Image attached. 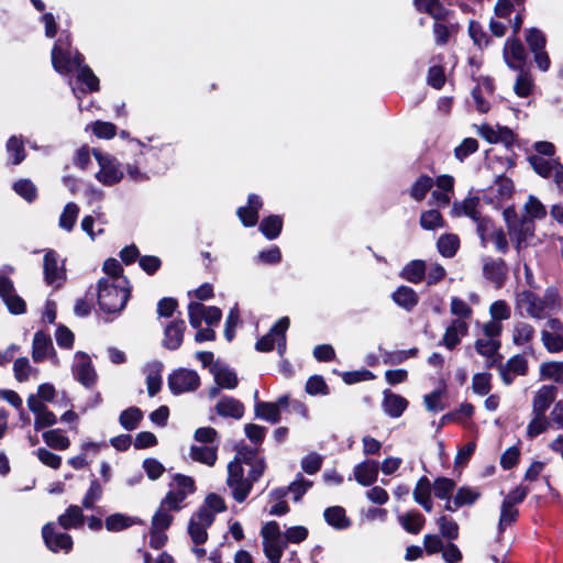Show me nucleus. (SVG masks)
<instances>
[{
  "label": "nucleus",
  "mask_w": 563,
  "mask_h": 563,
  "mask_svg": "<svg viewBox=\"0 0 563 563\" xmlns=\"http://www.w3.org/2000/svg\"><path fill=\"white\" fill-rule=\"evenodd\" d=\"M81 54L70 47L68 35H62L52 48V65L54 69L66 75L77 73L78 81L85 84L90 91L99 90V79L90 67L82 65Z\"/></svg>",
  "instance_id": "obj_1"
},
{
  "label": "nucleus",
  "mask_w": 563,
  "mask_h": 563,
  "mask_svg": "<svg viewBox=\"0 0 563 563\" xmlns=\"http://www.w3.org/2000/svg\"><path fill=\"white\" fill-rule=\"evenodd\" d=\"M130 297L129 282L125 277H118L109 283L108 279H100L98 290V302L100 309L107 313L120 312Z\"/></svg>",
  "instance_id": "obj_2"
},
{
  "label": "nucleus",
  "mask_w": 563,
  "mask_h": 563,
  "mask_svg": "<svg viewBox=\"0 0 563 563\" xmlns=\"http://www.w3.org/2000/svg\"><path fill=\"white\" fill-rule=\"evenodd\" d=\"M227 485L238 503H243L252 490V484L249 477L244 476V470L239 459L228 464Z\"/></svg>",
  "instance_id": "obj_3"
},
{
  "label": "nucleus",
  "mask_w": 563,
  "mask_h": 563,
  "mask_svg": "<svg viewBox=\"0 0 563 563\" xmlns=\"http://www.w3.org/2000/svg\"><path fill=\"white\" fill-rule=\"evenodd\" d=\"M195 481L186 475L176 474L170 484V489L162 500L165 507L174 510H180L186 498L194 494Z\"/></svg>",
  "instance_id": "obj_4"
},
{
  "label": "nucleus",
  "mask_w": 563,
  "mask_h": 563,
  "mask_svg": "<svg viewBox=\"0 0 563 563\" xmlns=\"http://www.w3.org/2000/svg\"><path fill=\"white\" fill-rule=\"evenodd\" d=\"M92 153L99 165V170L96 173L97 180L104 186L118 184L123 178V172L118 159L98 150H93Z\"/></svg>",
  "instance_id": "obj_5"
},
{
  "label": "nucleus",
  "mask_w": 563,
  "mask_h": 563,
  "mask_svg": "<svg viewBox=\"0 0 563 563\" xmlns=\"http://www.w3.org/2000/svg\"><path fill=\"white\" fill-rule=\"evenodd\" d=\"M288 328L289 319L287 317L280 318L269 332L256 342L255 349L260 352H268L274 349L276 343L279 355H283L286 351V331Z\"/></svg>",
  "instance_id": "obj_6"
},
{
  "label": "nucleus",
  "mask_w": 563,
  "mask_h": 563,
  "mask_svg": "<svg viewBox=\"0 0 563 563\" xmlns=\"http://www.w3.org/2000/svg\"><path fill=\"white\" fill-rule=\"evenodd\" d=\"M532 169L543 178H552L558 189L563 194V164L558 158L529 156Z\"/></svg>",
  "instance_id": "obj_7"
},
{
  "label": "nucleus",
  "mask_w": 563,
  "mask_h": 563,
  "mask_svg": "<svg viewBox=\"0 0 563 563\" xmlns=\"http://www.w3.org/2000/svg\"><path fill=\"white\" fill-rule=\"evenodd\" d=\"M71 374L74 378L86 388L93 387L98 379L90 356L81 351L76 352L74 355Z\"/></svg>",
  "instance_id": "obj_8"
},
{
  "label": "nucleus",
  "mask_w": 563,
  "mask_h": 563,
  "mask_svg": "<svg viewBox=\"0 0 563 563\" xmlns=\"http://www.w3.org/2000/svg\"><path fill=\"white\" fill-rule=\"evenodd\" d=\"M188 317L190 325L195 329L200 328L202 322L216 327L222 318V311L218 307L192 301L188 306Z\"/></svg>",
  "instance_id": "obj_9"
},
{
  "label": "nucleus",
  "mask_w": 563,
  "mask_h": 563,
  "mask_svg": "<svg viewBox=\"0 0 563 563\" xmlns=\"http://www.w3.org/2000/svg\"><path fill=\"white\" fill-rule=\"evenodd\" d=\"M199 385V375L191 369L179 368L168 377V387L175 395L194 391Z\"/></svg>",
  "instance_id": "obj_10"
},
{
  "label": "nucleus",
  "mask_w": 563,
  "mask_h": 563,
  "mask_svg": "<svg viewBox=\"0 0 563 563\" xmlns=\"http://www.w3.org/2000/svg\"><path fill=\"white\" fill-rule=\"evenodd\" d=\"M213 522V512L207 508H200L190 518L188 533L196 544L205 543L208 539L207 529Z\"/></svg>",
  "instance_id": "obj_11"
},
{
  "label": "nucleus",
  "mask_w": 563,
  "mask_h": 563,
  "mask_svg": "<svg viewBox=\"0 0 563 563\" xmlns=\"http://www.w3.org/2000/svg\"><path fill=\"white\" fill-rule=\"evenodd\" d=\"M516 309L521 314H526L533 319H542L545 316L541 297L530 290H523L517 295Z\"/></svg>",
  "instance_id": "obj_12"
},
{
  "label": "nucleus",
  "mask_w": 563,
  "mask_h": 563,
  "mask_svg": "<svg viewBox=\"0 0 563 563\" xmlns=\"http://www.w3.org/2000/svg\"><path fill=\"white\" fill-rule=\"evenodd\" d=\"M43 539L47 548L53 552H69L73 548V539L68 533L57 530L54 523H47L42 530Z\"/></svg>",
  "instance_id": "obj_13"
},
{
  "label": "nucleus",
  "mask_w": 563,
  "mask_h": 563,
  "mask_svg": "<svg viewBox=\"0 0 563 563\" xmlns=\"http://www.w3.org/2000/svg\"><path fill=\"white\" fill-rule=\"evenodd\" d=\"M477 233L481 238L483 246H486L488 242H493L497 251L505 253L508 249L506 235L501 229L495 228L493 223L484 219L477 224Z\"/></svg>",
  "instance_id": "obj_14"
},
{
  "label": "nucleus",
  "mask_w": 563,
  "mask_h": 563,
  "mask_svg": "<svg viewBox=\"0 0 563 563\" xmlns=\"http://www.w3.org/2000/svg\"><path fill=\"white\" fill-rule=\"evenodd\" d=\"M526 58L527 54L522 43L517 37L508 38L504 46V59L506 64L515 70H521Z\"/></svg>",
  "instance_id": "obj_15"
},
{
  "label": "nucleus",
  "mask_w": 563,
  "mask_h": 563,
  "mask_svg": "<svg viewBox=\"0 0 563 563\" xmlns=\"http://www.w3.org/2000/svg\"><path fill=\"white\" fill-rule=\"evenodd\" d=\"M470 324L464 320H452L445 328L440 344L448 350H454L468 333Z\"/></svg>",
  "instance_id": "obj_16"
},
{
  "label": "nucleus",
  "mask_w": 563,
  "mask_h": 563,
  "mask_svg": "<svg viewBox=\"0 0 563 563\" xmlns=\"http://www.w3.org/2000/svg\"><path fill=\"white\" fill-rule=\"evenodd\" d=\"M44 277L48 285L59 286L65 278V272L59 264L57 254L54 251H47L44 255Z\"/></svg>",
  "instance_id": "obj_17"
},
{
  "label": "nucleus",
  "mask_w": 563,
  "mask_h": 563,
  "mask_svg": "<svg viewBox=\"0 0 563 563\" xmlns=\"http://www.w3.org/2000/svg\"><path fill=\"white\" fill-rule=\"evenodd\" d=\"M478 134L489 143L510 144L514 141V133L507 126L482 124L477 128Z\"/></svg>",
  "instance_id": "obj_18"
},
{
  "label": "nucleus",
  "mask_w": 563,
  "mask_h": 563,
  "mask_svg": "<svg viewBox=\"0 0 563 563\" xmlns=\"http://www.w3.org/2000/svg\"><path fill=\"white\" fill-rule=\"evenodd\" d=\"M558 396V388L552 385H544L540 387L532 400L533 415H545L552 402Z\"/></svg>",
  "instance_id": "obj_19"
},
{
  "label": "nucleus",
  "mask_w": 563,
  "mask_h": 563,
  "mask_svg": "<svg viewBox=\"0 0 563 563\" xmlns=\"http://www.w3.org/2000/svg\"><path fill=\"white\" fill-rule=\"evenodd\" d=\"M55 356L54 347L49 335L44 332H36L32 344V358L34 362H42L48 356Z\"/></svg>",
  "instance_id": "obj_20"
},
{
  "label": "nucleus",
  "mask_w": 563,
  "mask_h": 563,
  "mask_svg": "<svg viewBox=\"0 0 563 563\" xmlns=\"http://www.w3.org/2000/svg\"><path fill=\"white\" fill-rule=\"evenodd\" d=\"M431 492L432 484L427 476L419 478L412 492L415 501L420 505L427 512H431L433 509Z\"/></svg>",
  "instance_id": "obj_21"
},
{
  "label": "nucleus",
  "mask_w": 563,
  "mask_h": 563,
  "mask_svg": "<svg viewBox=\"0 0 563 563\" xmlns=\"http://www.w3.org/2000/svg\"><path fill=\"white\" fill-rule=\"evenodd\" d=\"M493 82L488 78H484L478 82V86L472 90V98L475 102L476 109L481 113L488 112L490 103L487 100V96L493 93Z\"/></svg>",
  "instance_id": "obj_22"
},
{
  "label": "nucleus",
  "mask_w": 563,
  "mask_h": 563,
  "mask_svg": "<svg viewBox=\"0 0 563 563\" xmlns=\"http://www.w3.org/2000/svg\"><path fill=\"white\" fill-rule=\"evenodd\" d=\"M186 324L184 320H176L170 322L164 332L163 344L169 350L178 349L183 343L184 332Z\"/></svg>",
  "instance_id": "obj_23"
},
{
  "label": "nucleus",
  "mask_w": 563,
  "mask_h": 563,
  "mask_svg": "<svg viewBox=\"0 0 563 563\" xmlns=\"http://www.w3.org/2000/svg\"><path fill=\"white\" fill-rule=\"evenodd\" d=\"M211 373L214 376V380L219 387L233 389L238 386L236 374L222 363H213L211 366Z\"/></svg>",
  "instance_id": "obj_24"
},
{
  "label": "nucleus",
  "mask_w": 563,
  "mask_h": 563,
  "mask_svg": "<svg viewBox=\"0 0 563 563\" xmlns=\"http://www.w3.org/2000/svg\"><path fill=\"white\" fill-rule=\"evenodd\" d=\"M261 207V198L256 195H250L247 206L238 209V216L245 227H253L256 224L258 219L257 212Z\"/></svg>",
  "instance_id": "obj_25"
},
{
  "label": "nucleus",
  "mask_w": 563,
  "mask_h": 563,
  "mask_svg": "<svg viewBox=\"0 0 563 563\" xmlns=\"http://www.w3.org/2000/svg\"><path fill=\"white\" fill-rule=\"evenodd\" d=\"M378 475V464L374 461H365L354 467V477L363 486L372 485Z\"/></svg>",
  "instance_id": "obj_26"
},
{
  "label": "nucleus",
  "mask_w": 563,
  "mask_h": 563,
  "mask_svg": "<svg viewBox=\"0 0 563 563\" xmlns=\"http://www.w3.org/2000/svg\"><path fill=\"white\" fill-rule=\"evenodd\" d=\"M398 523L408 532L411 534L419 533L424 523L426 518L422 514H420L418 510H408L405 514H401L397 517Z\"/></svg>",
  "instance_id": "obj_27"
},
{
  "label": "nucleus",
  "mask_w": 563,
  "mask_h": 563,
  "mask_svg": "<svg viewBox=\"0 0 563 563\" xmlns=\"http://www.w3.org/2000/svg\"><path fill=\"white\" fill-rule=\"evenodd\" d=\"M216 411L221 417L241 419L244 415V406L235 398L224 397L216 405Z\"/></svg>",
  "instance_id": "obj_28"
},
{
  "label": "nucleus",
  "mask_w": 563,
  "mask_h": 563,
  "mask_svg": "<svg viewBox=\"0 0 563 563\" xmlns=\"http://www.w3.org/2000/svg\"><path fill=\"white\" fill-rule=\"evenodd\" d=\"M407 406L408 401L404 397L393 394L389 390L384 391L383 407L388 416L393 418L400 417Z\"/></svg>",
  "instance_id": "obj_29"
},
{
  "label": "nucleus",
  "mask_w": 563,
  "mask_h": 563,
  "mask_svg": "<svg viewBox=\"0 0 563 563\" xmlns=\"http://www.w3.org/2000/svg\"><path fill=\"white\" fill-rule=\"evenodd\" d=\"M287 496V489L285 487H279L273 489L268 495V504L269 509L268 514L271 516H284L289 511V507L285 501V497Z\"/></svg>",
  "instance_id": "obj_30"
},
{
  "label": "nucleus",
  "mask_w": 563,
  "mask_h": 563,
  "mask_svg": "<svg viewBox=\"0 0 563 563\" xmlns=\"http://www.w3.org/2000/svg\"><path fill=\"white\" fill-rule=\"evenodd\" d=\"M500 347L499 339H477L475 341V350L478 354L486 357L487 366H492L495 363V357Z\"/></svg>",
  "instance_id": "obj_31"
},
{
  "label": "nucleus",
  "mask_w": 563,
  "mask_h": 563,
  "mask_svg": "<svg viewBox=\"0 0 563 563\" xmlns=\"http://www.w3.org/2000/svg\"><path fill=\"white\" fill-rule=\"evenodd\" d=\"M478 205L479 200L478 198L471 197L466 198L462 202H455L452 208V213L460 217V216H466L476 221L477 223L482 221L478 212Z\"/></svg>",
  "instance_id": "obj_32"
},
{
  "label": "nucleus",
  "mask_w": 563,
  "mask_h": 563,
  "mask_svg": "<svg viewBox=\"0 0 563 563\" xmlns=\"http://www.w3.org/2000/svg\"><path fill=\"white\" fill-rule=\"evenodd\" d=\"M217 445H192L190 448V457L199 463L213 466L217 461Z\"/></svg>",
  "instance_id": "obj_33"
},
{
  "label": "nucleus",
  "mask_w": 563,
  "mask_h": 563,
  "mask_svg": "<svg viewBox=\"0 0 563 563\" xmlns=\"http://www.w3.org/2000/svg\"><path fill=\"white\" fill-rule=\"evenodd\" d=\"M393 300L399 307L411 310L418 303L416 291L407 286L398 287L391 295Z\"/></svg>",
  "instance_id": "obj_34"
},
{
  "label": "nucleus",
  "mask_w": 563,
  "mask_h": 563,
  "mask_svg": "<svg viewBox=\"0 0 563 563\" xmlns=\"http://www.w3.org/2000/svg\"><path fill=\"white\" fill-rule=\"evenodd\" d=\"M58 522L64 529H77L84 523V514L80 507L69 506L65 514L58 517Z\"/></svg>",
  "instance_id": "obj_35"
},
{
  "label": "nucleus",
  "mask_w": 563,
  "mask_h": 563,
  "mask_svg": "<svg viewBox=\"0 0 563 563\" xmlns=\"http://www.w3.org/2000/svg\"><path fill=\"white\" fill-rule=\"evenodd\" d=\"M42 438L46 445L54 450L64 451L70 445V440L60 429L45 431L43 432Z\"/></svg>",
  "instance_id": "obj_36"
},
{
  "label": "nucleus",
  "mask_w": 563,
  "mask_h": 563,
  "mask_svg": "<svg viewBox=\"0 0 563 563\" xmlns=\"http://www.w3.org/2000/svg\"><path fill=\"white\" fill-rule=\"evenodd\" d=\"M418 11L430 14L435 20H442L448 15V10L440 0H415Z\"/></svg>",
  "instance_id": "obj_37"
},
{
  "label": "nucleus",
  "mask_w": 563,
  "mask_h": 563,
  "mask_svg": "<svg viewBox=\"0 0 563 563\" xmlns=\"http://www.w3.org/2000/svg\"><path fill=\"white\" fill-rule=\"evenodd\" d=\"M400 275L404 279L417 284L426 275V263L421 260H413L402 268Z\"/></svg>",
  "instance_id": "obj_38"
},
{
  "label": "nucleus",
  "mask_w": 563,
  "mask_h": 563,
  "mask_svg": "<svg viewBox=\"0 0 563 563\" xmlns=\"http://www.w3.org/2000/svg\"><path fill=\"white\" fill-rule=\"evenodd\" d=\"M534 328L527 322H517L512 330V342L518 346L528 345L534 336Z\"/></svg>",
  "instance_id": "obj_39"
},
{
  "label": "nucleus",
  "mask_w": 563,
  "mask_h": 563,
  "mask_svg": "<svg viewBox=\"0 0 563 563\" xmlns=\"http://www.w3.org/2000/svg\"><path fill=\"white\" fill-rule=\"evenodd\" d=\"M255 416L271 423H277L280 419L278 405L271 401H258L255 404Z\"/></svg>",
  "instance_id": "obj_40"
},
{
  "label": "nucleus",
  "mask_w": 563,
  "mask_h": 563,
  "mask_svg": "<svg viewBox=\"0 0 563 563\" xmlns=\"http://www.w3.org/2000/svg\"><path fill=\"white\" fill-rule=\"evenodd\" d=\"M162 364L161 363H153L150 364L146 368V385H147V393L151 397L155 396L162 386Z\"/></svg>",
  "instance_id": "obj_41"
},
{
  "label": "nucleus",
  "mask_w": 563,
  "mask_h": 563,
  "mask_svg": "<svg viewBox=\"0 0 563 563\" xmlns=\"http://www.w3.org/2000/svg\"><path fill=\"white\" fill-rule=\"evenodd\" d=\"M78 214L79 207L75 202H68L59 216L58 227L66 232H70L76 224Z\"/></svg>",
  "instance_id": "obj_42"
},
{
  "label": "nucleus",
  "mask_w": 563,
  "mask_h": 563,
  "mask_svg": "<svg viewBox=\"0 0 563 563\" xmlns=\"http://www.w3.org/2000/svg\"><path fill=\"white\" fill-rule=\"evenodd\" d=\"M324 519L335 529H345L350 526V520L345 516V510L340 506L327 508L324 510Z\"/></svg>",
  "instance_id": "obj_43"
},
{
  "label": "nucleus",
  "mask_w": 563,
  "mask_h": 563,
  "mask_svg": "<svg viewBox=\"0 0 563 563\" xmlns=\"http://www.w3.org/2000/svg\"><path fill=\"white\" fill-rule=\"evenodd\" d=\"M533 231L534 225L531 220H523L519 224H512L509 227L511 239L516 241L518 247L522 242H526L530 236H532Z\"/></svg>",
  "instance_id": "obj_44"
},
{
  "label": "nucleus",
  "mask_w": 563,
  "mask_h": 563,
  "mask_svg": "<svg viewBox=\"0 0 563 563\" xmlns=\"http://www.w3.org/2000/svg\"><path fill=\"white\" fill-rule=\"evenodd\" d=\"M460 245V240L455 234H443L437 242L439 253L444 257H452L455 255Z\"/></svg>",
  "instance_id": "obj_45"
},
{
  "label": "nucleus",
  "mask_w": 563,
  "mask_h": 563,
  "mask_svg": "<svg viewBox=\"0 0 563 563\" xmlns=\"http://www.w3.org/2000/svg\"><path fill=\"white\" fill-rule=\"evenodd\" d=\"M489 190L498 201H503L512 195L514 184L509 178L500 176L496 179Z\"/></svg>",
  "instance_id": "obj_46"
},
{
  "label": "nucleus",
  "mask_w": 563,
  "mask_h": 563,
  "mask_svg": "<svg viewBox=\"0 0 563 563\" xmlns=\"http://www.w3.org/2000/svg\"><path fill=\"white\" fill-rule=\"evenodd\" d=\"M282 227L283 220L280 217L269 216L263 219L260 224V230L268 240H274L279 235Z\"/></svg>",
  "instance_id": "obj_47"
},
{
  "label": "nucleus",
  "mask_w": 563,
  "mask_h": 563,
  "mask_svg": "<svg viewBox=\"0 0 563 563\" xmlns=\"http://www.w3.org/2000/svg\"><path fill=\"white\" fill-rule=\"evenodd\" d=\"M540 374L544 379L563 383V362H544L540 366Z\"/></svg>",
  "instance_id": "obj_48"
},
{
  "label": "nucleus",
  "mask_w": 563,
  "mask_h": 563,
  "mask_svg": "<svg viewBox=\"0 0 563 563\" xmlns=\"http://www.w3.org/2000/svg\"><path fill=\"white\" fill-rule=\"evenodd\" d=\"M136 523V520L132 517L113 514L106 518L104 525L109 531H121Z\"/></svg>",
  "instance_id": "obj_49"
},
{
  "label": "nucleus",
  "mask_w": 563,
  "mask_h": 563,
  "mask_svg": "<svg viewBox=\"0 0 563 563\" xmlns=\"http://www.w3.org/2000/svg\"><path fill=\"white\" fill-rule=\"evenodd\" d=\"M483 272L486 278L498 284L505 276V264L501 260L487 261L484 264Z\"/></svg>",
  "instance_id": "obj_50"
},
{
  "label": "nucleus",
  "mask_w": 563,
  "mask_h": 563,
  "mask_svg": "<svg viewBox=\"0 0 563 563\" xmlns=\"http://www.w3.org/2000/svg\"><path fill=\"white\" fill-rule=\"evenodd\" d=\"M172 511H175L170 507H165L162 501L159 508L155 512L152 519V528L165 531L173 521Z\"/></svg>",
  "instance_id": "obj_51"
},
{
  "label": "nucleus",
  "mask_w": 563,
  "mask_h": 563,
  "mask_svg": "<svg viewBox=\"0 0 563 563\" xmlns=\"http://www.w3.org/2000/svg\"><path fill=\"white\" fill-rule=\"evenodd\" d=\"M541 341L545 350L550 353H560L563 351V333L542 330Z\"/></svg>",
  "instance_id": "obj_52"
},
{
  "label": "nucleus",
  "mask_w": 563,
  "mask_h": 563,
  "mask_svg": "<svg viewBox=\"0 0 563 563\" xmlns=\"http://www.w3.org/2000/svg\"><path fill=\"white\" fill-rule=\"evenodd\" d=\"M285 548L284 540H263L264 553L272 563H278Z\"/></svg>",
  "instance_id": "obj_53"
},
{
  "label": "nucleus",
  "mask_w": 563,
  "mask_h": 563,
  "mask_svg": "<svg viewBox=\"0 0 563 563\" xmlns=\"http://www.w3.org/2000/svg\"><path fill=\"white\" fill-rule=\"evenodd\" d=\"M450 312L456 317L454 320L467 321L473 316L470 305L459 297L451 298Z\"/></svg>",
  "instance_id": "obj_54"
},
{
  "label": "nucleus",
  "mask_w": 563,
  "mask_h": 563,
  "mask_svg": "<svg viewBox=\"0 0 563 563\" xmlns=\"http://www.w3.org/2000/svg\"><path fill=\"white\" fill-rule=\"evenodd\" d=\"M143 417L142 411L136 407H130L120 415V424L125 430H134Z\"/></svg>",
  "instance_id": "obj_55"
},
{
  "label": "nucleus",
  "mask_w": 563,
  "mask_h": 563,
  "mask_svg": "<svg viewBox=\"0 0 563 563\" xmlns=\"http://www.w3.org/2000/svg\"><path fill=\"white\" fill-rule=\"evenodd\" d=\"M454 488L455 482L446 477H438L432 484L434 496L439 499H448Z\"/></svg>",
  "instance_id": "obj_56"
},
{
  "label": "nucleus",
  "mask_w": 563,
  "mask_h": 563,
  "mask_svg": "<svg viewBox=\"0 0 563 563\" xmlns=\"http://www.w3.org/2000/svg\"><path fill=\"white\" fill-rule=\"evenodd\" d=\"M433 179L429 176H420L410 189V196L417 200H422L427 192L432 188Z\"/></svg>",
  "instance_id": "obj_57"
},
{
  "label": "nucleus",
  "mask_w": 563,
  "mask_h": 563,
  "mask_svg": "<svg viewBox=\"0 0 563 563\" xmlns=\"http://www.w3.org/2000/svg\"><path fill=\"white\" fill-rule=\"evenodd\" d=\"M532 87L533 80L531 75L521 69L514 87L516 95L522 98L528 97L532 91Z\"/></svg>",
  "instance_id": "obj_58"
},
{
  "label": "nucleus",
  "mask_w": 563,
  "mask_h": 563,
  "mask_svg": "<svg viewBox=\"0 0 563 563\" xmlns=\"http://www.w3.org/2000/svg\"><path fill=\"white\" fill-rule=\"evenodd\" d=\"M479 497V493L476 488H472L468 486H463L457 489L454 498L455 506H471L473 505Z\"/></svg>",
  "instance_id": "obj_59"
},
{
  "label": "nucleus",
  "mask_w": 563,
  "mask_h": 563,
  "mask_svg": "<svg viewBox=\"0 0 563 563\" xmlns=\"http://www.w3.org/2000/svg\"><path fill=\"white\" fill-rule=\"evenodd\" d=\"M90 129H91L92 133L98 139H103V140H110L117 133L115 125L111 122H106V121H99V120L95 121L93 123L90 124Z\"/></svg>",
  "instance_id": "obj_60"
},
{
  "label": "nucleus",
  "mask_w": 563,
  "mask_h": 563,
  "mask_svg": "<svg viewBox=\"0 0 563 563\" xmlns=\"http://www.w3.org/2000/svg\"><path fill=\"white\" fill-rule=\"evenodd\" d=\"M420 224L426 230L442 228L444 221L438 210H428L421 214Z\"/></svg>",
  "instance_id": "obj_61"
},
{
  "label": "nucleus",
  "mask_w": 563,
  "mask_h": 563,
  "mask_svg": "<svg viewBox=\"0 0 563 563\" xmlns=\"http://www.w3.org/2000/svg\"><path fill=\"white\" fill-rule=\"evenodd\" d=\"M437 522L443 537L450 540L456 539L459 537V526L452 518L441 516L438 518Z\"/></svg>",
  "instance_id": "obj_62"
},
{
  "label": "nucleus",
  "mask_w": 563,
  "mask_h": 563,
  "mask_svg": "<svg viewBox=\"0 0 563 563\" xmlns=\"http://www.w3.org/2000/svg\"><path fill=\"white\" fill-rule=\"evenodd\" d=\"M490 378L488 373H477L472 378V389L475 394L485 396L490 391Z\"/></svg>",
  "instance_id": "obj_63"
},
{
  "label": "nucleus",
  "mask_w": 563,
  "mask_h": 563,
  "mask_svg": "<svg viewBox=\"0 0 563 563\" xmlns=\"http://www.w3.org/2000/svg\"><path fill=\"white\" fill-rule=\"evenodd\" d=\"M7 151L10 157H12V164L14 165L20 164L25 157L23 142L16 136H11L9 139L7 143Z\"/></svg>",
  "instance_id": "obj_64"
}]
</instances>
